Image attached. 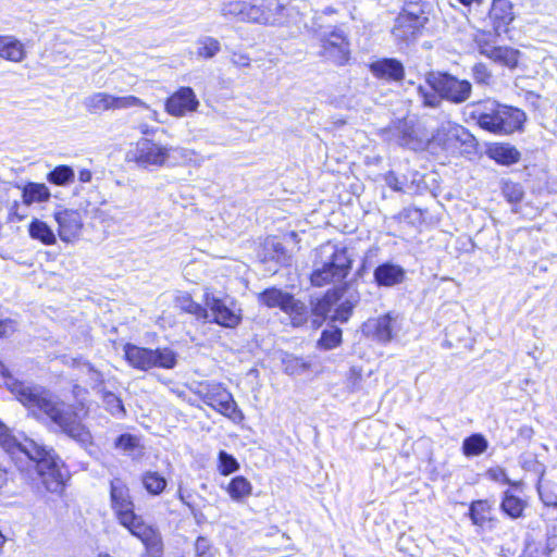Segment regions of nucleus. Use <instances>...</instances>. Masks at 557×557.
<instances>
[{
    "mask_svg": "<svg viewBox=\"0 0 557 557\" xmlns=\"http://www.w3.org/2000/svg\"><path fill=\"white\" fill-rule=\"evenodd\" d=\"M0 447L12 459L27 460L29 468L34 469L47 491L61 493L65 487L67 470L65 463L52 447L35 440L23 436L17 438L12 431L0 420Z\"/></svg>",
    "mask_w": 557,
    "mask_h": 557,
    "instance_id": "nucleus-1",
    "label": "nucleus"
},
{
    "mask_svg": "<svg viewBox=\"0 0 557 557\" xmlns=\"http://www.w3.org/2000/svg\"><path fill=\"white\" fill-rule=\"evenodd\" d=\"M110 502L119 523L140 540L147 550L151 553L162 550L160 532L154 527L147 524L143 517L135 512V504L129 488L119 478H114L110 482Z\"/></svg>",
    "mask_w": 557,
    "mask_h": 557,
    "instance_id": "nucleus-2",
    "label": "nucleus"
},
{
    "mask_svg": "<svg viewBox=\"0 0 557 557\" xmlns=\"http://www.w3.org/2000/svg\"><path fill=\"white\" fill-rule=\"evenodd\" d=\"M126 160L145 170L202 163V158L191 149L162 145L148 138H141L132 146L126 153Z\"/></svg>",
    "mask_w": 557,
    "mask_h": 557,
    "instance_id": "nucleus-3",
    "label": "nucleus"
},
{
    "mask_svg": "<svg viewBox=\"0 0 557 557\" xmlns=\"http://www.w3.org/2000/svg\"><path fill=\"white\" fill-rule=\"evenodd\" d=\"M467 109L470 117L481 128L499 136L520 129L525 121V113L522 110L491 99L470 103Z\"/></svg>",
    "mask_w": 557,
    "mask_h": 557,
    "instance_id": "nucleus-4",
    "label": "nucleus"
},
{
    "mask_svg": "<svg viewBox=\"0 0 557 557\" xmlns=\"http://www.w3.org/2000/svg\"><path fill=\"white\" fill-rule=\"evenodd\" d=\"M0 384H4L23 406L34 412L45 413L49 418H66L70 414L69 406L60 401L58 397L40 386H30L16 381L1 361Z\"/></svg>",
    "mask_w": 557,
    "mask_h": 557,
    "instance_id": "nucleus-5",
    "label": "nucleus"
},
{
    "mask_svg": "<svg viewBox=\"0 0 557 557\" xmlns=\"http://www.w3.org/2000/svg\"><path fill=\"white\" fill-rule=\"evenodd\" d=\"M315 256L310 277L314 286L335 284L349 273L352 260L346 247L327 242L317 249Z\"/></svg>",
    "mask_w": 557,
    "mask_h": 557,
    "instance_id": "nucleus-6",
    "label": "nucleus"
},
{
    "mask_svg": "<svg viewBox=\"0 0 557 557\" xmlns=\"http://www.w3.org/2000/svg\"><path fill=\"white\" fill-rule=\"evenodd\" d=\"M124 356L135 369L147 371L153 367L172 369L176 364V354L170 348L148 349L126 344Z\"/></svg>",
    "mask_w": 557,
    "mask_h": 557,
    "instance_id": "nucleus-7",
    "label": "nucleus"
},
{
    "mask_svg": "<svg viewBox=\"0 0 557 557\" xmlns=\"http://www.w3.org/2000/svg\"><path fill=\"white\" fill-rule=\"evenodd\" d=\"M426 83L441 98L451 103L467 101L472 91V85L467 79H459L448 73L432 72L426 75Z\"/></svg>",
    "mask_w": 557,
    "mask_h": 557,
    "instance_id": "nucleus-8",
    "label": "nucleus"
},
{
    "mask_svg": "<svg viewBox=\"0 0 557 557\" xmlns=\"http://www.w3.org/2000/svg\"><path fill=\"white\" fill-rule=\"evenodd\" d=\"M258 300L268 308H280L290 318L295 326L301 325L307 321L308 310L306 305L281 289H265L258 295Z\"/></svg>",
    "mask_w": 557,
    "mask_h": 557,
    "instance_id": "nucleus-9",
    "label": "nucleus"
},
{
    "mask_svg": "<svg viewBox=\"0 0 557 557\" xmlns=\"http://www.w3.org/2000/svg\"><path fill=\"white\" fill-rule=\"evenodd\" d=\"M357 302L358 296L356 295L343 299L337 290H332L313 305L312 312L322 320L331 319L332 321L346 322Z\"/></svg>",
    "mask_w": 557,
    "mask_h": 557,
    "instance_id": "nucleus-10",
    "label": "nucleus"
},
{
    "mask_svg": "<svg viewBox=\"0 0 557 557\" xmlns=\"http://www.w3.org/2000/svg\"><path fill=\"white\" fill-rule=\"evenodd\" d=\"M203 301L216 324L234 329L240 323L242 310L235 302L216 297L209 288L205 292Z\"/></svg>",
    "mask_w": 557,
    "mask_h": 557,
    "instance_id": "nucleus-11",
    "label": "nucleus"
},
{
    "mask_svg": "<svg viewBox=\"0 0 557 557\" xmlns=\"http://www.w3.org/2000/svg\"><path fill=\"white\" fill-rule=\"evenodd\" d=\"M58 224V235L64 243H75L82 235L83 216L78 210L60 208L53 214Z\"/></svg>",
    "mask_w": 557,
    "mask_h": 557,
    "instance_id": "nucleus-12",
    "label": "nucleus"
},
{
    "mask_svg": "<svg viewBox=\"0 0 557 557\" xmlns=\"http://www.w3.org/2000/svg\"><path fill=\"white\" fill-rule=\"evenodd\" d=\"M284 3L281 0H252V11L248 23L274 25L281 21Z\"/></svg>",
    "mask_w": 557,
    "mask_h": 557,
    "instance_id": "nucleus-13",
    "label": "nucleus"
},
{
    "mask_svg": "<svg viewBox=\"0 0 557 557\" xmlns=\"http://www.w3.org/2000/svg\"><path fill=\"white\" fill-rule=\"evenodd\" d=\"M199 107L196 94L190 87H181L165 101V111L174 117H183Z\"/></svg>",
    "mask_w": 557,
    "mask_h": 557,
    "instance_id": "nucleus-14",
    "label": "nucleus"
},
{
    "mask_svg": "<svg viewBox=\"0 0 557 557\" xmlns=\"http://www.w3.org/2000/svg\"><path fill=\"white\" fill-rule=\"evenodd\" d=\"M513 4L510 0H493L488 11V21L495 33L500 36L508 33L509 25L515 21Z\"/></svg>",
    "mask_w": 557,
    "mask_h": 557,
    "instance_id": "nucleus-15",
    "label": "nucleus"
},
{
    "mask_svg": "<svg viewBox=\"0 0 557 557\" xmlns=\"http://www.w3.org/2000/svg\"><path fill=\"white\" fill-rule=\"evenodd\" d=\"M396 317L391 313L368 319L361 327L363 335L380 343H388L393 338Z\"/></svg>",
    "mask_w": 557,
    "mask_h": 557,
    "instance_id": "nucleus-16",
    "label": "nucleus"
},
{
    "mask_svg": "<svg viewBox=\"0 0 557 557\" xmlns=\"http://www.w3.org/2000/svg\"><path fill=\"white\" fill-rule=\"evenodd\" d=\"M206 397L207 404L225 418H232L237 411L232 394L220 384H209Z\"/></svg>",
    "mask_w": 557,
    "mask_h": 557,
    "instance_id": "nucleus-17",
    "label": "nucleus"
},
{
    "mask_svg": "<svg viewBox=\"0 0 557 557\" xmlns=\"http://www.w3.org/2000/svg\"><path fill=\"white\" fill-rule=\"evenodd\" d=\"M48 429L62 433L70 438L76 441L81 445H86L90 442L91 435L89 430L82 423V420H47Z\"/></svg>",
    "mask_w": 557,
    "mask_h": 557,
    "instance_id": "nucleus-18",
    "label": "nucleus"
},
{
    "mask_svg": "<svg viewBox=\"0 0 557 557\" xmlns=\"http://www.w3.org/2000/svg\"><path fill=\"white\" fill-rule=\"evenodd\" d=\"M323 54L337 64L348 60V42L341 32H332L323 41Z\"/></svg>",
    "mask_w": 557,
    "mask_h": 557,
    "instance_id": "nucleus-19",
    "label": "nucleus"
},
{
    "mask_svg": "<svg viewBox=\"0 0 557 557\" xmlns=\"http://www.w3.org/2000/svg\"><path fill=\"white\" fill-rule=\"evenodd\" d=\"M374 77L388 82H400L405 76V69L396 59H380L370 64Z\"/></svg>",
    "mask_w": 557,
    "mask_h": 557,
    "instance_id": "nucleus-20",
    "label": "nucleus"
},
{
    "mask_svg": "<svg viewBox=\"0 0 557 557\" xmlns=\"http://www.w3.org/2000/svg\"><path fill=\"white\" fill-rule=\"evenodd\" d=\"M406 271L403 267L386 262L374 270V280L380 286L392 287L405 281Z\"/></svg>",
    "mask_w": 557,
    "mask_h": 557,
    "instance_id": "nucleus-21",
    "label": "nucleus"
},
{
    "mask_svg": "<svg viewBox=\"0 0 557 557\" xmlns=\"http://www.w3.org/2000/svg\"><path fill=\"white\" fill-rule=\"evenodd\" d=\"M469 136V133L463 126L451 121H446L437 129L434 139L445 147H451L457 141L465 143Z\"/></svg>",
    "mask_w": 557,
    "mask_h": 557,
    "instance_id": "nucleus-22",
    "label": "nucleus"
},
{
    "mask_svg": "<svg viewBox=\"0 0 557 557\" xmlns=\"http://www.w3.org/2000/svg\"><path fill=\"white\" fill-rule=\"evenodd\" d=\"M0 57L11 62H21L26 57L24 44L13 36H0Z\"/></svg>",
    "mask_w": 557,
    "mask_h": 557,
    "instance_id": "nucleus-23",
    "label": "nucleus"
},
{
    "mask_svg": "<svg viewBox=\"0 0 557 557\" xmlns=\"http://www.w3.org/2000/svg\"><path fill=\"white\" fill-rule=\"evenodd\" d=\"M520 51L509 46H498L493 49L491 54L487 57L494 63L508 67L510 70L516 69L520 59Z\"/></svg>",
    "mask_w": 557,
    "mask_h": 557,
    "instance_id": "nucleus-24",
    "label": "nucleus"
},
{
    "mask_svg": "<svg viewBox=\"0 0 557 557\" xmlns=\"http://www.w3.org/2000/svg\"><path fill=\"white\" fill-rule=\"evenodd\" d=\"M488 156L491 159L503 165L517 163L520 159V152L508 144H496L490 147Z\"/></svg>",
    "mask_w": 557,
    "mask_h": 557,
    "instance_id": "nucleus-25",
    "label": "nucleus"
},
{
    "mask_svg": "<svg viewBox=\"0 0 557 557\" xmlns=\"http://www.w3.org/2000/svg\"><path fill=\"white\" fill-rule=\"evenodd\" d=\"M252 11V0H228L222 7V14L236 17L240 22L248 23V16Z\"/></svg>",
    "mask_w": 557,
    "mask_h": 557,
    "instance_id": "nucleus-26",
    "label": "nucleus"
},
{
    "mask_svg": "<svg viewBox=\"0 0 557 557\" xmlns=\"http://www.w3.org/2000/svg\"><path fill=\"white\" fill-rule=\"evenodd\" d=\"M226 491L232 500L240 503L252 494V484L246 476L236 475L231 479Z\"/></svg>",
    "mask_w": 557,
    "mask_h": 557,
    "instance_id": "nucleus-27",
    "label": "nucleus"
},
{
    "mask_svg": "<svg viewBox=\"0 0 557 557\" xmlns=\"http://www.w3.org/2000/svg\"><path fill=\"white\" fill-rule=\"evenodd\" d=\"M525 503L520 497L516 496L510 490L503 493L500 509L511 519H518L523 516Z\"/></svg>",
    "mask_w": 557,
    "mask_h": 557,
    "instance_id": "nucleus-28",
    "label": "nucleus"
},
{
    "mask_svg": "<svg viewBox=\"0 0 557 557\" xmlns=\"http://www.w3.org/2000/svg\"><path fill=\"white\" fill-rule=\"evenodd\" d=\"M174 301L175 306L182 311L190 313L199 320H207L209 318L207 308L194 301L191 296L187 293H178Z\"/></svg>",
    "mask_w": 557,
    "mask_h": 557,
    "instance_id": "nucleus-29",
    "label": "nucleus"
},
{
    "mask_svg": "<svg viewBox=\"0 0 557 557\" xmlns=\"http://www.w3.org/2000/svg\"><path fill=\"white\" fill-rule=\"evenodd\" d=\"M51 194L45 184L28 183L23 188V202L27 206L33 203L46 202L49 200Z\"/></svg>",
    "mask_w": 557,
    "mask_h": 557,
    "instance_id": "nucleus-30",
    "label": "nucleus"
},
{
    "mask_svg": "<svg viewBox=\"0 0 557 557\" xmlns=\"http://www.w3.org/2000/svg\"><path fill=\"white\" fill-rule=\"evenodd\" d=\"M113 95L99 91L95 92L84 100V106L90 113L113 110Z\"/></svg>",
    "mask_w": 557,
    "mask_h": 557,
    "instance_id": "nucleus-31",
    "label": "nucleus"
},
{
    "mask_svg": "<svg viewBox=\"0 0 557 557\" xmlns=\"http://www.w3.org/2000/svg\"><path fill=\"white\" fill-rule=\"evenodd\" d=\"M29 236L45 245H53L57 242L54 232L44 221L34 219L28 226Z\"/></svg>",
    "mask_w": 557,
    "mask_h": 557,
    "instance_id": "nucleus-32",
    "label": "nucleus"
},
{
    "mask_svg": "<svg viewBox=\"0 0 557 557\" xmlns=\"http://www.w3.org/2000/svg\"><path fill=\"white\" fill-rule=\"evenodd\" d=\"M487 440L482 434L474 433L463 440L462 453L467 457L479 456L487 449Z\"/></svg>",
    "mask_w": 557,
    "mask_h": 557,
    "instance_id": "nucleus-33",
    "label": "nucleus"
},
{
    "mask_svg": "<svg viewBox=\"0 0 557 557\" xmlns=\"http://www.w3.org/2000/svg\"><path fill=\"white\" fill-rule=\"evenodd\" d=\"M264 259L275 260L277 263L287 264L290 256L286 252L284 246L275 238H268L264 243Z\"/></svg>",
    "mask_w": 557,
    "mask_h": 557,
    "instance_id": "nucleus-34",
    "label": "nucleus"
},
{
    "mask_svg": "<svg viewBox=\"0 0 557 557\" xmlns=\"http://www.w3.org/2000/svg\"><path fill=\"white\" fill-rule=\"evenodd\" d=\"M143 485L151 495H160L166 487V479L158 472L147 471L143 474Z\"/></svg>",
    "mask_w": 557,
    "mask_h": 557,
    "instance_id": "nucleus-35",
    "label": "nucleus"
},
{
    "mask_svg": "<svg viewBox=\"0 0 557 557\" xmlns=\"http://www.w3.org/2000/svg\"><path fill=\"white\" fill-rule=\"evenodd\" d=\"M496 37L498 36L494 32L478 30L475 33L473 41L481 55L487 58L491 54L496 47Z\"/></svg>",
    "mask_w": 557,
    "mask_h": 557,
    "instance_id": "nucleus-36",
    "label": "nucleus"
},
{
    "mask_svg": "<svg viewBox=\"0 0 557 557\" xmlns=\"http://www.w3.org/2000/svg\"><path fill=\"white\" fill-rule=\"evenodd\" d=\"M197 55L203 59L213 58L221 49L220 41L211 36H203L197 39Z\"/></svg>",
    "mask_w": 557,
    "mask_h": 557,
    "instance_id": "nucleus-37",
    "label": "nucleus"
},
{
    "mask_svg": "<svg viewBox=\"0 0 557 557\" xmlns=\"http://www.w3.org/2000/svg\"><path fill=\"white\" fill-rule=\"evenodd\" d=\"M74 177V171L69 165H58L47 175L48 182L58 186L72 183Z\"/></svg>",
    "mask_w": 557,
    "mask_h": 557,
    "instance_id": "nucleus-38",
    "label": "nucleus"
},
{
    "mask_svg": "<svg viewBox=\"0 0 557 557\" xmlns=\"http://www.w3.org/2000/svg\"><path fill=\"white\" fill-rule=\"evenodd\" d=\"M218 470L221 475H231L239 470V462L232 454L220 450L218 454Z\"/></svg>",
    "mask_w": 557,
    "mask_h": 557,
    "instance_id": "nucleus-39",
    "label": "nucleus"
},
{
    "mask_svg": "<svg viewBox=\"0 0 557 557\" xmlns=\"http://www.w3.org/2000/svg\"><path fill=\"white\" fill-rule=\"evenodd\" d=\"M490 506L486 500L472 502L469 507V518L474 525L483 527L486 522V512Z\"/></svg>",
    "mask_w": 557,
    "mask_h": 557,
    "instance_id": "nucleus-40",
    "label": "nucleus"
},
{
    "mask_svg": "<svg viewBox=\"0 0 557 557\" xmlns=\"http://www.w3.org/2000/svg\"><path fill=\"white\" fill-rule=\"evenodd\" d=\"M113 110H125L131 108L147 107V103L140 98L127 95V96H114L113 95Z\"/></svg>",
    "mask_w": 557,
    "mask_h": 557,
    "instance_id": "nucleus-41",
    "label": "nucleus"
},
{
    "mask_svg": "<svg viewBox=\"0 0 557 557\" xmlns=\"http://www.w3.org/2000/svg\"><path fill=\"white\" fill-rule=\"evenodd\" d=\"M342 342V331L339 329L326 330L319 339V346L324 349H333Z\"/></svg>",
    "mask_w": 557,
    "mask_h": 557,
    "instance_id": "nucleus-42",
    "label": "nucleus"
},
{
    "mask_svg": "<svg viewBox=\"0 0 557 557\" xmlns=\"http://www.w3.org/2000/svg\"><path fill=\"white\" fill-rule=\"evenodd\" d=\"M284 370L290 375H298L307 371L308 364L300 358L287 356L283 360Z\"/></svg>",
    "mask_w": 557,
    "mask_h": 557,
    "instance_id": "nucleus-43",
    "label": "nucleus"
},
{
    "mask_svg": "<svg viewBox=\"0 0 557 557\" xmlns=\"http://www.w3.org/2000/svg\"><path fill=\"white\" fill-rule=\"evenodd\" d=\"M486 476L494 481V482H498V483H502V484H506V485H509V486H512V487H518L520 486V482H517V481H512L506 473V470L502 467H494V468H490L487 471H486Z\"/></svg>",
    "mask_w": 557,
    "mask_h": 557,
    "instance_id": "nucleus-44",
    "label": "nucleus"
},
{
    "mask_svg": "<svg viewBox=\"0 0 557 557\" xmlns=\"http://www.w3.org/2000/svg\"><path fill=\"white\" fill-rule=\"evenodd\" d=\"M418 95L422 100L424 107L437 108L440 107L443 100V98H441V96L432 88L431 90H428L422 86L418 87Z\"/></svg>",
    "mask_w": 557,
    "mask_h": 557,
    "instance_id": "nucleus-45",
    "label": "nucleus"
},
{
    "mask_svg": "<svg viewBox=\"0 0 557 557\" xmlns=\"http://www.w3.org/2000/svg\"><path fill=\"white\" fill-rule=\"evenodd\" d=\"M114 445L117 449L132 451L139 446V438L133 434L124 433L115 438Z\"/></svg>",
    "mask_w": 557,
    "mask_h": 557,
    "instance_id": "nucleus-46",
    "label": "nucleus"
},
{
    "mask_svg": "<svg viewBox=\"0 0 557 557\" xmlns=\"http://www.w3.org/2000/svg\"><path fill=\"white\" fill-rule=\"evenodd\" d=\"M472 76L476 84L488 85L492 81V73L484 63H475L472 67Z\"/></svg>",
    "mask_w": 557,
    "mask_h": 557,
    "instance_id": "nucleus-47",
    "label": "nucleus"
},
{
    "mask_svg": "<svg viewBox=\"0 0 557 557\" xmlns=\"http://www.w3.org/2000/svg\"><path fill=\"white\" fill-rule=\"evenodd\" d=\"M346 386L347 388L355 393L361 391L362 387V374L361 370L357 368H351L349 370L347 380H346Z\"/></svg>",
    "mask_w": 557,
    "mask_h": 557,
    "instance_id": "nucleus-48",
    "label": "nucleus"
},
{
    "mask_svg": "<svg viewBox=\"0 0 557 557\" xmlns=\"http://www.w3.org/2000/svg\"><path fill=\"white\" fill-rule=\"evenodd\" d=\"M196 557H213L211 543L207 537L198 536L195 543Z\"/></svg>",
    "mask_w": 557,
    "mask_h": 557,
    "instance_id": "nucleus-49",
    "label": "nucleus"
},
{
    "mask_svg": "<svg viewBox=\"0 0 557 557\" xmlns=\"http://www.w3.org/2000/svg\"><path fill=\"white\" fill-rule=\"evenodd\" d=\"M503 191L510 202H518L522 199L523 196L521 187L513 183H506Z\"/></svg>",
    "mask_w": 557,
    "mask_h": 557,
    "instance_id": "nucleus-50",
    "label": "nucleus"
},
{
    "mask_svg": "<svg viewBox=\"0 0 557 557\" xmlns=\"http://www.w3.org/2000/svg\"><path fill=\"white\" fill-rule=\"evenodd\" d=\"M403 145L412 150H420L424 148L425 140L418 139L417 137H413L411 134H408L403 137Z\"/></svg>",
    "mask_w": 557,
    "mask_h": 557,
    "instance_id": "nucleus-51",
    "label": "nucleus"
},
{
    "mask_svg": "<svg viewBox=\"0 0 557 557\" xmlns=\"http://www.w3.org/2000/svg\"><path fill=\"white\" fill-rule=\"evenodd\" d=\"M539 494L545 506L557 508V495L542 492L540 488Z\"/></svg>",
    "mask_w": 557,
    "mask_h": 557,
    "instance_id": "nucleus-52",
    "label": "nucleus"
},
{
    "mask_svg": "<svg viewBox=\"0 0 557 557\" xmlns=\"http://www.w3.org/2000/svg\"><path fill=\"white\" fill-rule=\"evenodd\" d=\"M15 329V323L11 320H0V336H5L12 333Z\"/></svg>",
    "mask_w": 557,
    "mask_h": 557,
    "instance_id": "nucleus-53",
    "label": "nucleus"
},
{
    "mask_svg": "<svg viewBox=\"0 0 557 557\" xmlns=\"http://www.w3.org/2000/svg\"><path fill=\"white\" fill-rule=\"evenodd\" d=\"M533 429L531 426L523 425L519 429L518 436L523 441H529L533 435Z\"/></svg>",
    "mask_w": 557,
    "mask_h": 557,
    "instance_id": "nucleus-54",
    "label": "nucleus"
},
{
    "mask_svg": "<svg viewBox=\"0 0 557 557\" xmlns=\"http://www.w3.org/2000/svg\"><path fill=\"white\" fill-rule=\"evenodd\" d=\"M386 184L392 187L394 190H400V186L398 185V180L394 173L389 172L385 177Z\"/></svg>",
    "mask_w": 557,
    "mask_h": 557,
    "instance_id": "nucleus-55",
    "label": "nucleus"
},
{
    "mask_svg": "<svg viewBox=\"0 0 557 557\" xmlns=\"http://www.w3.org/2000/svg\"><path fill=\"white\" fill-rule=\"evenodd\" d=\"M92 178L91 171L83 169L78 172V181L82 183H89Z\"/></svg>",
    "mask_w": 557,
    "mask_h": 557,
    "instance_id": "nucleus-56",
    "label": "nucleus"
},
{
    "mask_svg": "<svg viewBox=\"0 0 557 557\" xmlns=\"http://www.w3.org/2000/svg\"><path fill=\"white\" fill-rule=\"evenodd\" d=\"M143 108L148 111L149 120L157 122V123H162V120L160 119V114L157 110L151 109L148 104H147V107H143Z\"/></svg>",
    "mask_w": 557,
    "mask_h": 557,
    "instance_id": "nucleus-57",
    "label": "nucleus"
},
{
    "mask_svg": "<svg viewBox=\"0 0 557 557\" xmlns=\"http://www.w3.org/2000/svg\"><path fill=\"white\" fill-rule=\"evenodd\" d=\"M138 131L140 132V134L146 135V136L156 134V128L149 126L147 123H140L138 125Z\"/></svg>",
    "mask_w": 557,
    "mask_h": 557,
    "instance_id": "nucleus-58",
    "label": "nucleus"
},
{
    "mask_svg": "<svg viewBox=\"0 0 557 557\" xmlns=\"http://www.w3.org/2000/svg\"><path fill=\"white\" fill-rule=\"evenodd\" d=\"M8 482V472L4 468L0 467V490L7 484Z\"/></svg>",
    "mask_w": 557,
    "mask_h": 557,
    "instance_id": "nucleus-59",
    "label": "nucleus"
},
{
    "mask_svg": "<svg viewBox=\"0 0 557 557\" xmlns=\"http://www.w3.org/2000/svg\"><path fill=\"white\" fill-rule=\"evenodd\" d=\"M465 7H471L472 4H481L483 0H458Z\"/></svg>",
    "mask_w": 557,
    "mask_h": 557,
    "instance_id": "nucleus-60",
    "label": "nucleus"
},
{
    "mask_svg": "<svg viewBox=\"0 0 557 557\" xmlns=\"http://www.w3.org/2000/svg\"><path fill=\"white\" fill-rule=\"evenodd\" d=\"M189 496H186L182 490L178 491V498L182 500L183 504L190 506L189 502L187 500Z\"/></svg>",
    "mask_w": 557,
    "mask_h": 557,
    "instance_id": "nucleus-61",
    "label": "nucleus"
},
{
    "mask_svg": "<svg viewBox=\"0 0 557 557\" xmlns=\"http://www.w3.org/2000/svg\"><path fill=\"white\" fill-rule=\"evenodd\" d=\"M89 370H90V373L92 375V380L95 382H100L101 381L100 373H98L97 371H94L91 368Z\"/></svg>",
    "mask_w": 557,
    "mask_h": 557,
    "instance_id": "nucleus-62",
    "label": "nucleus"
},
{
    "mask_svg": "<svg viewBox=\"0 0 557 557\" xmlns=\"http://www.w3.org/2000/svg\"><path fill=\"white\" fill-rule=\"evenodd\" d=\"M109 397L111 400H114L117 404L119 410H123V407L120 405V400L114 395H110Z\"/></svg>",
    "mask_w": 557,
    "mask_h": 557,
    "instance_id": "nucleus-63",
    "label": "nucleus"
},
{
    "mask_svg": "<svg viewBox=\"0 0 557 557\" xmlns=\"http://www.w3.org/2000/svg\"><path fill=\"white\" fill-rule=\"evenodd\" d=\"M74 393H75V395H76V396H81L82 394H84V393H85V391H84V389H82V388H79V387H75Z\"/></svg>",
    "mask_w": 557,
    "mask_h": 557,
    "instance_id": "nucleus-64",
    "label": "nucleus"
}]
</instances>
